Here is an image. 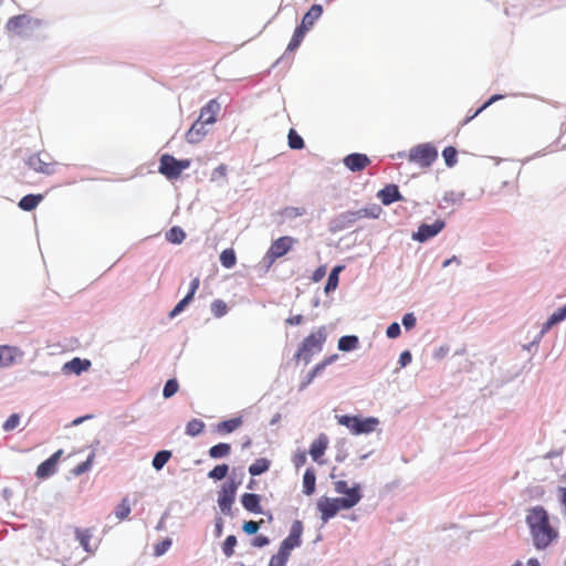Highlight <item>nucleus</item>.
<instances>
[{"label": "nucleus", "mask_w": 566, "mask_h": 566, "mask_svg": "<svg viewBox=\"0 0 566 566\" xmlns=\"http://www.w3.org/2000/svg\"><path fill=\"white\" fill-rule=\"evenodd\" d=\"M378 198L385 206L402 200V196L396 185H387L378 192Z\"/></svg>", "instance_id": "obj_18"}, {"label": "nucleus", "mask_w": 566, "mask_h": 566, "mask_svg": "<svg viewBox=\"0 0 566 566\" xmlns=\"http://www.w3.org/2000/svg\"><path fill=\"white\" fill-rule=\"evenodd\" d=\"M316 486V474L314 469H306L303 475V493L306 495H312L315 492Z\"/></svg>", "instance_id": "obj_24"}, {"label": "nucleus", "mask_w": 566, "mask_h": 566, "mask_svg": "<svg viewBox=\"0 0 566 566\" xmlns=\"http://www.w3.org/2000/svg\"><path fill=\"white\" fill-rule=\"evenodd\" d=\"M416 316L413 313H407L402 317V325L406 327V329H411L416 326Z\"/></svg>", "instance_id": "obj_57"}, {"label": "nucleus", "mask_w": 566, "mask_h": 566, "mask_svg": "<svg viewBox=\"0 0 566 566\" xmlns=\"http://www.w3.org/2000/svg\"><path fill=\"white\" fill-rule=\"evenodd\" d=\"M270 468V461L265 458H261L255 460L250 467H249V473L251 475H260L264 472H266Z\"/></svg>", "instance_id": "obj_34"}, {"label": "nucleus", "mask_w": 566, "mask_h": 566, "mask_svg": "<svg viewBox=\"0 0 566 566\" xmlns=\"http://www.w3.org/2000/svg\"><path fill=\"white\" fill-rule=\"evenodd\" d=\"M192 301L191 295H186L181 301L178 302V304L174 307V310L170 312L169 316L175 317L178 314H180L185 307Z\"/></svg>", "instance_id": "obj_53"}, {"label": "nucleus", "mask_w": 566, "mask_h": 566, "mask_svg": "<svg viewBox=\"0 0 566 566\" xmlns=\"http://www.w3.org/2000/svg\"><path fill=\"white\" fill-rule=\"evenodd\" d=\"M63 454V450L60 449L56 452H54L49 459H46L44 462H42L35 472V475L38 479H46L53 475L56 471V465L59 460L61 459Z\"/></svg>", "instance_id": "obj_12"}, {"label": "nucleus", "mask_w": 566, "mask_h": 566, "mask_svg": "<svg viewBox=\"0 0 566 566\" xmlns=\"http://www.w3.org/2000/svg\"><path fill=\"white\" fill-rule=\"evenodd\" d=\"M337 422L345 426L353 434H367L376 430L379 420L375 417L336 416Z\"/></svg>", "instance_id": "obj_4"}, {"label": "nucleus", "mask_w": 566, "mask_h": 566, "mask_svg": "<svg viewBox=\"0 0 566 566\" xmlns=\"http://www.w3.org/2000/svg\"><path fill=\"white\" fill-rule=\"evenodd\" d=\"M359 344L358 337L355 335L343 336L338 340V349L342 352H349L356 349Z\"/></svg>", "instance_id": "obj_31"}, {"label": "nucleus", "mask_w": 566, "mask_h": 566, "mask_svg": "<svg viewBox=\"0 0 566 566\" xmlns=\"http://www.w3.org/2000/svg\"><path fill=\"white\" fill-rule=\"evenodd\" d=\"M229 467L227 464L216 465L209 473L208 476L213 480H222L227 476Z\"/></svg>", "instance_id": "obj_41"}, {"label": "nucleus", "mask_w": 566, "mask_h": 566, "mask_svg": "<svg viewBox=\"0 0 566 566\" xmlns=\"http://www.w3.org/2000/svg\"><path fill=\"white\" fill-rule=\"evenodd\" d=\"M566 318V304L557 308L543 325L542 332H547L553 325L564 321Z\"/></svg>", "instance_id": "obj_26"}, {"label": "nucleus", "mask_w": 566, "mask_h": 566, "mask_svg": "<svg viewBox=\"0 0 566 566\" xmlns=\"http://www.w3.org/2000/svg\"><path fill=\"white\" fill-rule=\"evenodd\" d=\"M20 423V416L18 413H12L3 423L2 428L4 431L14 430Z\"/></svg>", "instance_id": "obj_51"}, {"label": "nucleus", "mask_w": 566, "mask_h": 566, "mask_svg": "<svg viewBox=\"0 0 566 566\" xmlns=\"http://www.w3.org/2000/svg\"><path fill=\"white\" fill-rule=\"evenodd\" d=\"M172 542L170 538H165L164 541L157 543L154 546V555L161 556L164 555L171 546Z\"/></svg>", "instance_id": "obj_49"}, {"label": "nucleus", "mask_w": 566, "mask_h": 566, "mask_svg": "<svg viewBox=\"0 0 566 566\" xmlns=\"http://www.w3.org/2000/svg\"><path fill=\"white\" fill-rule=\"evenodd\" d=\"M287 138L289 146L292 149H302L304 147L303 138L294 129H290Z\"/></svg>", "instance_id": "obj_42"}, {"label": "nucleus", "mask_w": 566, "mask_h": 566, "mask_svg": "<svg viewBox=\"0 0 566 566\" xmlns=\"http://www.w3.org/2000/svg\"><path fill=\"white\" fill-rule=\"evenodd\" d=\"M93 460H94V453H91L87 458L86 461L77 464L74 469H73V473L75 475H81L83 473H85L86 471H88L92 467V463H93Z\"/></svg>", "instance_id": "obj_46"}, {"label": "nucleus", "mask_w": 566, "mask_h": 566, "mask_svg": "<svg viewBox=\"0 0 566 566\" xmlns=\"http://www.w3.org/2000/svg\"><path fill=\"white\" fill-rule=\"evenodd\" d=\"M446 164L451 167L457 161V150L453 147H446L442 151Z\"/></svg>", "instance_id": "obj_48"}, {"label": "nucleus", "mask_w": 566, "mask_h": 566, "mask_svg": "<svg viewBox=\"0 0 566 566\" xmlns=\"http://www.w3.org/2000/svg\"><path fill=\"white\" fill-rule=\"evenodd\" d=\"M179 385L176 379H169L164 387L163 396L165 398L172 397L178 391Z\"/></svg>", "instance_id": "obj_44"}, {"label": "nucleus", "mask_w": 566, "mask_h": 566, "mask_svg": "<svg viewBox=\"0 0 566 566\" xmlns=\"http://www.w3.org/2000/svg\"><path fill=\"white\" fill-rule=\"evenodd\" d=\"M242 423L241 418H232L221 421L217 424V431L220 433H230L237 430Z\"/></svg>", "instance_id": "obj_30"}, {"label": "nucleus", "mask_w": 566, "mask_h": 566, "mask_svg": "<svg viewBox=\"0 0 566 566\" xmlns=\"http://www.w3.org/2000/svg\"><path fill=\"white\" fill-rule=\"evenodd\" d=\"M370 164L369 158L364 154H350L344 158V165L352 171H361Z\"/></svg>", "instance_id": "obj_15"}, {"label": "nucleus", "mask_w": 566, "mask_h": 566, "mask_svg": "<svg viewBox=\"0 0 566 566\" xmlns=\"http://www.w3.org/2000/svg\"><path fill=\"white\" fill-rule=\"evenodd\" d=\"M295 242L296 240L290 235H284L274 240L266 251L264 260L268 261L269 265H272L279 258L289 253Z\"/></svg>", "instance_id": "obj_7"}, {"label": "nucleus", "mask_w": 566, "mask_h": 566, "mask_svg": "<svg viewBox=\"0 0 566 566\" xmlns=\"http://www.w3.org/2000/svg\"><path fill=\"white\" fill-rule=\"evenodd\" d=\"M170 458H171L170 451H168V450L159 451L155 454V457L153 459V467L156 470H160L169 461Z\"/></svg>", "instance_id": "obj_38"}, {"label": "nucleus", "mask_w": 566, "mask_h": 566, "mask_svg": "<svg viewBox=\"0 0 566 566\" xmlns=\"http://www.w3.org/2000/svg\"><path fill=\"white\" fill-rule=\"evenodd\" d=\"M378 213H379L378 207H374L370 209L364 208V209H359L357 211L348 212V218L350 221H355V220L364 219V218H377Z\"/></svg>", "instance_id": "obj_27"}, {"label": "nucleus", "mask_w": 566, "mask_h": 566, "mask_svg": "<svg viewBox=\"0 0 566 566\" xmlns=\"http://www.w3.org/2000/svg\"><path fill=\"white\" fill-rule=\"evenodd\" d=\"M294 465L298 469L302 465L306 463V452L305 451H298L293 455L292 459Z\"/></svg>", "instance_id": "obj_58"}, {"label": "nucleus", "mask_w": 566, "mask_h": 566, "mask_svg": "<svg viewBox=\"0 0 566 566\" xmlns=\"http://www.w3.org/2000/svg\"><path fill=\"white\" fill-rule=\"evenodd\" d=\"M412 356L409 350H405L399 356V364L401 367L407 366L411 363Z\"/></svg>", "instance_id": "obj_61"}, {"label": "nucleus", "mask_w": 566, "mask_h": 566, "mask_svg": "<svg viewBox=\"0 0 566 566\" xmlns=\"http://www.w3.org/2000/svg\"><path fill=\"white\" fill-rule=\"evenodd\" d=\"M228 167L224 164L219 165L213 169L211 180L224 179L227 177Z\"/></svg>", "instance_id": "obj_55"}, {"label": "nucleus", "mask_w": 566, "mask_h": 566, "mask_svg": "<svg viewBox=\"0 0 566 566\" xmlns=\"http://www.w3.org/2000/svg\"><path fill=\"white\" fill-rule=\"evenodd\" d=\"M526 523L538 549L546 548L557 537V532L551 526L548 514L542 506L528 511Z\"/></svg>", "instance_id": "obj_1"}, {"label": "nucleus", "mask_w": 566, "mask_h": 566, "mask_svg": "<svg viewBox=\"0 0 566 566\" xmlns=\"http://www.w3.org/2000/svg\"><path fill=\"white\" fill-rule=\"evenodd\" d=\"M28 165L30 166L31 169H33L36 172H42V174H46V175H50L53 172V165L43 161L40 158V156H36V155L31 156L29 158Z\"/></svg>", "instance_id": "obj_23"}, {"label": "nucleus", "mask_w": 566, "mask_h": 566, "mask_svg": "<svg viewBox=\"0 0 566 566\" xmlns=\"http://www.w3.org/2000/svg\"><path fill=\"white\" fill-rule=\"evenodd\" d=\"M91 367V361L87 359L73 358L69 363H66L63 367L65 373H74L80 375L82 371L87 370Z\"/></svg>", "instance_id": "obj_22"}, {"label": "nucleus", "mask_w": 566, "mask_h": 566, "mask_svg": "<svg viewBox=\"0 0 566 566\" xmlns=\"http://www.w3.org/2000/svg\"><path fill=\"white\" fill-rule=\"evenodd\" d=\"M343 270V266H336L332 270V272L329 273L328 275V279H327V282H326V285H325V292L326 293H329L332 291H335L338 286V281H339V272Z\"/></svg>", "instance_id": "obj_35"}, {"label": "nucleus", "mask_w": 566, "mask_h": 566, "mask_svg": "<svg viewBox=\"0 0 566 566\" xmlns=\"http://www.w3.org/2000/svg\"><path fill=\"white\" fill-rule=\"evenodd\" d=\"M326 328L324 326L312 332L301 344L296 354L297 358H302L305 363H308L314 354L322 350L324 343L326 342Z\"/></svg>", "instance_id": "obj_3"}, {"label": "nucleus", "mask_w": 566, "mask_h": 566, "mask_svg": "<svg viewBox=\"0 0 566 566\" xmlns=\"http://www.w3.org/2000/svg\"><path fill=\"white\" fill-rule=\"evenodd\" d=\"M303 321H304V317L302 315L297 314V315L286 318L285 322L289 325H300L303 323Z\"/></svg>", "instance_id": "obj_63"}, {"label": "nucleus", "mask_w": 566, "mask_h": 566, "mask_svg": "<svg viewBox=\"0 0 566 566\" xmlns=\"http://www.w3.org/2000/svg\"><path fill=\"white\" fill-rule=\"evenodd\" d=\"M40 27V21L28 14H19L10 18L6 23V31L11 36H31Z\"/></svg>", "instance_id": "obj_2"}, {"label": "nucleus", "mask_w": 566, "mask_h": 566, "mask_svg": "<svg viewBox=\"0 0 566 566\" xmlns=\"http://www.w3.org/2000/svg\"><path fill=\"white\" fill-rule=\"evenodd\" d=\"M237 545V537L229 535L222 544V552L227 557H231L234 554V546Z\"/></svg>", "instance_id": "obj_43"}, {"label": "nucleus", "mask_w": 566, "mask_h": 566, "mask_svg": "<svg viewBox=\"0 0 566 566\" xmlns=\"http://www.w3.org/2000/svg\"><path fill=\"white\" fill-rule=\"evenodd\" d=\"M165 238L172 244H180L186 239V232L180 227L175 226L166 232Z\"/></svg>", "instance_id": "obj_28"}, {"label": "nucleus", "mask_w": 566, "mask_h": 566, "mask_svg": "<svg viewBox=\"0 0 566 566\" xmlns=\"http://www.w3.org/2000/svg\"><path fill=\"white\" fill-rule=\"evenodd\" d=\"M238 485L239 484L232 480L223 483L218 496V504L223 513H230L231 506L234 502Z\"/></svg>", "instance_id": "obj_9"}, {"label": "nucleus", "mask_w": 566, "mask_h": 566, "mask_svg": "<svg viewBox=\"0 0 566 566\" xmlns=\"http://www.w3.org/2000/svg\"><path fill=\"white\" fill-rule=\"evenodd\" d=\"M317 509L321 512V518L326 523L329 518L334 517L340 510H344L340 505L339 497H321L317 502Z\"/></svg>", "instance_id": "obj_10"}, {"label": "nucleus", "mask_w": 566, "mask_h": 566, "mask_svg": "<svg viewBox=\"0 0 566 566\" xmlns=\"http://www.w3.org/2000/svg\"><path fill=\"white\" fill-rule=\"evenodd\" d=\"M211 312L216 317H221L227 313V304L222 300H216L211 303Z\"/></svg>", "instance_id": "obj_45"}, {"label": "nucleus", "mask_w": 566, "mask_h": 566, "mask_svg": "<svg viewBox=\"0 0 566 566\" xmlns=\"http://www.w3.org/2000/svg\"><path fill=\"white\" fill-rule=\"evenodd\" d=\"M130 514V504L128 500L125 497L123 501L117 505L115 510V515L119 521H123L128 517Z\"/></svg>", "instance_id": "obj_39"}, {"label": "nucleus", "mask_w": 566, "mask_h": 566, "mask_svg": "<svg viewBox=\"0 0 566 566\" xmlns=\"http://www.w3.org/2000/svg\"><path fill=\"white\" fill-rule=\"evenodd\" d=\"M43 200L42 195H27L19 201V208L24 211H31Z\"/></svg>", "instance_id": "obj_25"}, {"label": "nucleus", "mask_w": 566, "mask_h": 566, "mask_svg": "<svg viewBox=\"0 0 566 566\" xmlns=\"http://www.w3.org/2000/svg\"><path fill=\"white\" fill-rule=\"evenodd\" d=\"M307 30H305L304 28L302 27H297L293 33V36L287 45V51H294L296 50L300 44L302 43L305 34H306Z\"/></svg>", "instance_id": "obj_36"}, {"label": "nucleus", "mask_w": 566, "mask_h": 566, "mask_svg": "<svg viewBox=\"0 0 566 566\" xmlns=\"http://www.w3.org/2000/svg\"><path fill=\"white\" fill-rule=\"evenodd\" d=\"M323 7L321 4H313L311 9L304 14L300 27L310 30L315 21L322 15Z\"/></svg>", "instance_id": "obj_20"}, {"label": "nucleus", "mask_w": 566, "mask_h": 566, "mask_svg": "<svg viewBox=\"0 0 566 566\" xmlns=\"http://www.w3.org/2000/svg\"><path fill=\"white\" fill-rule=\"evenodd\" d=\"M332 359H326L319 364H317L307 375L306 381H304L301 386V389H304L308 384L313 381V379L327 366V364Z\"/></svg>", "instance_id": "obj_40"}, {"label": "nucleus", "mask_w": 566, "mask_h": 566, "mask_svg": "<svg viewBox=\"0 0 566 566\" xmlns=\"http://www.w3.org/2000/svg\"><path fill=\"white\" fill-rule=\"evenodd\" d=\"M23 357V352L9 345H0V367H8Z\"/></svg>", "instance_id": "obj_13"}, {"label": "nucleus", "mask_w": 566, "mask_h": 566, "mask_svg": "<svg viewBox=\"0 0 566 566\" xmlns=\"http://www.w3.org/2000/svg\"><path fill=\"white\" fill-rule=\"evenodd\" d=\"M206 424L202 420L193 418L186 424V434L189 437H197L203 432Z\"/></svg>", "instance_id": "obj_29"}, {"label": "nucleus", "mask_w": 566, "mask_h": 566, "mask_svg": "<svg viewBox=\"0 0 566 566\" xmlns=\"http://www.w3.org/2000/svg\"><path fill=\"white\" fill-rule=\"evenodd\" d=\"M191 165L189 159H176L172 155L164 154L159 158L158 171L169 180L178 179L182 171Z\"/></svg>", "instance_id": "obj_5"}, {"label": "nucleus", "mask_w": 566, "mask_h": 566, "mask_svg": "<svg viewBox=\"0 0 566 566\" xmlns=\"http://www.w3.org/2000/svg\"><path fill=\"white\" fill-rule=\"evenodd\" d=\"M263 523V520H260V521H248V522H244L243 525H242V530L245 534L248 535H253L255 534L261 524Z\"/></svg>", "instance_id": "obj_47"}, {"label": "nucleus", "mask_w": 566, "mask_h": 566, "mask_svg": "<svg viewBox=\"0 0 566 566\" xmlns=\"http://www.w3.org/2000/svg\"><path fill=\"white\" fill-rule=\"evenodd\" d=\"M241 504L248 512L262 513L261 496L255 493H244L241 496Z\"/></svg>", "instance_id": "obj_19"}, {"label": "nucleus", "mask_w": 566, "mask_h": 566, "mask_svg": "<svg viewBox=\"0 0 566 566\" xmlns=\"http://www.w3.org/2000/svg\"><path fill=\"white\" fill-rule=\"evenodd\" d=\"M444 227L446 222L440 219L436 220L432 224L422 223L419 226L418 231L412 234V239L419 242H424L436 237L444 229Z\"/></svg>", "instance_id": "obj_11"}, {"label": "nucleus", "mask_w": 566, "mask_h": 566, "mask_svg": "<svg viewBox=\"0 0 566 566\" xmlns=\"http://www.w3.org/2000/svg\"><path fill=\"white\" fill-rule=\"evenodd\" d=\"M328 447V438L326 434L321 433L311 444L310 455L316 462L324 455Z\"/></svg>", "instance_id": "obj_16"}, {"label": "nucleus", "mask_w": 566, "mask_h": 566, "mask_svg": "<svg viewBox=\"0 0 566 566\" xmlns=\"http://www.w3.org/2000/svg\"><path fill=\"white\" fill-rule=\"evenodd\" d=\"M220 262L226 269H231L237 263V256L233 249H226L220 254Z\"/></svg>", "instance_id": "obj_37"}, {"label": "nucleus", "mask_w": 566, "mask_h": 566, "mask_svg": "<svg viewBox=\"0 0 566 566\" xmlns=\"http://www.w3.org/2000/svg\"><path fill=\"white\" fill-rule=\"evenodd\" d=\"M350 488H348V484L346 481H337L335 482V491L339 494H346Z\"/></svg>", "instance_id": "obj_62"}, {"label": "nucleus", "mask_w": 566, "mask_h": 566, "mask_svg": "<svg viewBox=\"0 0 566 566\" xmlns=\"http://www.w3.org/2000/svg\"><path fill=\"white\" fill-rule=\"evenodd\" d=\"M289 557L286 553L279 551L271 557L269 566H285Z\"/></svg>", "instance_id": "obj_50"}, {"label": "nucleus", "mask_w": 566, "mask_h": 566, "mask_svg": "<svg viewBox=\"0 0 566 566\" xmlns=\"http://www.w3.org/2000/svg\"><path fill=\"white\" fill-rule=\"evenodd\" d=\"M199 285H200V280L199 277H195L192 281H191V284H190V291L188 292L187 295H191V298H193L197 290L199 289Z\"/></svg>", "instance_id": "obj_64"}, {"label": "nucleus", "mask_w": 566, "mask_h": 566, "mask_svg": "<svg viewBox=\"0 0 566 566\" xmlns=\"http://www.w3.org/2000/svg\"><path fill=\"white\" fill-rule=\"evenodd\" d=\"M503 96L502 95H493L492 97H490L480 108H478L474 114H472L469 118H467L465 123H468L469 120H471L472 118H474L475 116H478L481 112H483L486 107H489L491 104H493L494 102L501 99Z\"/></svg>", "instance_id": "obj_54"}, {"label": "nucleus", "mask_w": 566, "mask_h": 566, "mask_svg": "<svg viewBox=\"0 0 566 566\" xmlns=\"http://www.w3.org/2000/svg\"><path fill=\"white\" fill-rule=\"evenodd\" d=\"M304 213H305V209L302 207H289V208H285L283 211V214H285L287 218L301 217Z\"/></svg>", "instance_id": "obj_56"}, {"label": "nucleus", "mask_w": 566, "mask_h": 566, "mask_svg": "<svg viewBox=\"0 0 566 566\" xmlns=\"http://www.w3.org/2000/svg\"><path fill=\"white\" fill-rule=\"evenodd\" d=\"M269 543H270L269 537L264 536V535H258L252 541V545L254 547H263V546H266Z\"/></svg>", "instance_id": "obj_60"}, {"label": "nucleus", "mask_w": 566, "mask_h": 566, "mask_svg": "<svg viewBox=\"0 0 566 566\" xmlns=\"http://www.w3.org/2000/svg\"><path fill=\"white\" fill-rule=\"evenodd\" d=\"M231 452V446L229 443H218L209 449V455L212 459H220L228 457Z\"/></svg>", "instance_id": "obj_32"}, {"label": "nucleus", "mask_w": 566, "mask_h": 566, "mask_svg": "<svg viewBox=\"0 0 566 566\" xmlns=\"http://www.w3.org/2000/svg\"><path fill=\"white\" fill-rule=\"evenodd\" d=\"M400 333H401V329H400V325L398 323L390 324L386 331V335L389 338H396L400 335Z\"/></svg>", "instance_id": "obj_59"}, {"label": "nucleus", "mask_w": 566, "mask_h": 566, "mask_svg": "<svg viewBox=\"0 0 566 566\" xmlns=\"http://www.w3.org/2000/svg\"><path fill=\"white\" fill-rule=\"evenodd\" d=\"M303 524L296 520L293 522L289 536L281 543L279 551L290 556L291 552L302 543Z\"/></svg>", "instance_id": "obj_8"}, {"label": "nucleus", "mask_w": 566, "mask_h": 566, "mask_svg": "<svg viewBox=\"0 0 566 566\" xmlns=\"http://www.w3.org/2000/svg\"><path fill=\"white\" fill-rule=\"evenodd\" d=\"M220 103L216 98L210 99L200 109V115L198 119L203 122V124H213L217 120V116L220 113Z\"/></svg>", "instance_id": "obj_14"}, {"label": "nucleus", "mask_w": 566, "mask_h": 566, "mask_svg": "<svg viewBox=\"0 0 566 566\" xmlns=\"http://www.w3.org/2000/svg\"><path fill=\"white\" fill-rule=\"evenodd\" d=\"M206 125L207 124H203V122L197 119L186 134L187 142L190 144L200 143L208 133Z\"/></svg>", "instance_id": "obj_17"}, {"label": "nucleus", "mask_w": 566, "mask_h": 566, "mask_svg": "<svg viewBox=\"0 0 566 566\" xmlns=\"http://www.w3.org/2000/svg\"><path fill=\"white\" fill-rule=\"evenodd\" d=\"M438 157L437 149L430 144H420L412 147L408 154V159L421 168L430 167Z\"/></svg>", "instance_id": "obj_6"}, {"label": "nucleus", "mask_w": 566, "mask_h": 566, "mask_svg": "<svg viewBox=\"0 0 566 566\" xmlns=\"http://www.w3.org/2000/svg\"><path fill=\"white\" fill-rule=\"evenodd\" d=\"M192 301L191 295H186L181 301L178 302V304L174 307V310L170 312L169 316L175 317L178 314H180L185 307Z\"/></svg>", "instance_id": "obj_52"}, {"label": "nucleus", "mask_w": 566, "mask_h": 566, "mask_svg": "<svg viewBox=\"0 0 566 566\" xmlns=\"http://www.w3.org/2000/svg\"><path fill=\"white\" fill-rule=\"evenodd\" d=\"M361 499L360 486L357 484L348 490L346 497H339L340 505L344 510L355 506Z\"/></svg>", "instance_id": "obj_21"}, {"label": "nucleus", "mask_w": 566, "mask_h": 566, "mask_svg": "<svg viewBox=\"0 0 566 566\" xmlns=\"http://www.w3.org/2000/svg\"><path fill=\"white\" fill-rule=\"evenodd\" d=\"M75 535H76V538L80 542L81 546L84 548V551L87 553H91L92 552V548L90 546V541L92 538L91 530L76 528Z\"/></svg>", "instance_id": "obj_33"}]
</instances>
